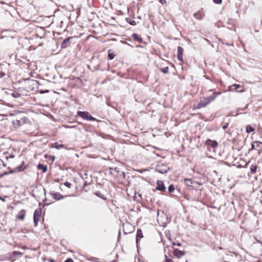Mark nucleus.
Returning <instances> with one entry per match:
<instances>
[{"label": "nucleus", "mask_w": 262, "mask_h": 262, "mask_svg": "<svg viewBox=\"0 0 262 262\" xmlns=\"http://www.w3.org/2000/svg\"><path fill=\"white\" fill-rule=\"evenodd\" d=\"M216 98V95H212L200 101L197 105L198 108L204 107Z\"/></svg>", "instance_id": "obj_1"}, {"label": "nucleus", "mask_w": 262, "mask_h": 262, "mask_svg": "<svg viewBox=\"0 0 262 262\" xmlns=\"http://www.w3.org/2000/svg\"><path fill=\"white\" fill-rule=\"evenodd\" d=\"M216 98V95H212L200 101L197 105L198 108L204 107Z\"/></svg>", "instance_id": "obj_2"}, {"label": "nucleus", "mask_w": 262, "mask_h": 262, "mask_svg": "<svg viewBox=\"0 0 262 262\" xmlns=\"http://www.w3.org/2000/svg\"><path fill=\"white\" fill-rule=\"evenodd\" d=\"M169 170L168 165L161 163H159L156 168V171L162 174H165Z\"/></svg>", "instance_id": "obj_3"}, {"label": "nucleus", "mask_w": 262, "mask_h": 262, "mask_svg": "<svg viewBox=\"0 0 262 262\" xmlns=\"http://www.w3.org/2000/svg\"><path fill=\"white\" fill-rule=\"evenodd\" d=\"M77 114L79 116L82 118L83 119L90 121H95L96 119L90 115L88 112H81L78 111Z\"/></svg>", "instance_id": "obj_4"}, {"label": "nucleus", "mask_w": 262, "mask_h": 262, "mask_svg": "<svg viewBox=\"0 0 262 262\" xmlns=\"http://www.w3.org/2000/svg\"><path fill=\"white\" fill-rule=\"evenodd\" d=\"M184 184L186 186L188 187L189 189H192L194 188L195 185H200L198 182L192 181L191 179H185Z\"/></svg>", "instance_id": "obj_5"}, {"label": "nucleus", "mask_w": 262, "mask_h": 262, "mask_svg": "<svg viewBox=\"0 0 262 262\" xmlns=\"http://www.w3.org/2000/svg\"><path fill=\"white\" fill-rule=\"evenodd\" d=\"M24 164V162H23L22 164H20L19 166H17V167H16L15 168H14L12 170H11L10 171H8V172H4L2 174V176H5V175H7V174H8L9 173H13V172H17V171H21L23 169V166Z\"/></svg>", "instance_id": "obj_6"}, {"label": "nucleus", "mask_w": 262, "mask_h": 262, "mask_svg": "<svg viewBox=\"0 0 262 262\" xmlns=\"http://www.w3.org/2000/svg\"><path fill=\"white\" fill-rule=\"evenodd\" d=\"M241 86L239 84H234L231 86L229 87V91L231 92H244V89L238 90V89L240 88Z\"/></svg>", "instance_id": "obj_7"}, {"label": "nucleus", "mask_w": 262, "mask_h": 262, "mask_svg": "<svg viewBox=\"0 0 262 262\" xmlns=\"http://www.w3.org/2000/svg\"><path fill=\"white\" fill-rule=\"evenodd\" d=\"M51 195L53 197L55 200H59L63 199L66 196L61 195L59 192L51 191L50 192Z\"/></svg>", "instance_id": "obj_8"}, {"label": "nucleus", "mask_w": 262, "mask_h": 262, "mask_svg": "<svg viewBox=\"0 0 262 262\" xmlns=\"http://www.w3.org/2000/svg\"><path fill=\"white\" fill-rule=\"evenodd\" d=\"M184 52V49L181 47H178V54L177 57L178 59L180 61H183V53Z\"/></svg>", "instance_id": "obj_9"}, {"label": "nucleus", "mask_w": 262, "mask_h": 262, "mask_svg": "<svg viewBox=\"0 0 262 262\" xmlns=\"http://www.w3.org/2000/svg\"><path fill=\"white\" fill-rule=\"evenodd\" d=\"M72 39H73L72 37L66 38L62 42L61 47L62 48H65L69 46L71 44V40Z\"/></svg>", "instance_id": "obj_10"}, {"label": "nucleus", "mask_w": 262, "mask_h": 262, "mask_svg": "<svg viewBox=\"0 0 262 262\" xmlns=\"http://www.w3.org/2000/svg\"><path fill=\"white\" fill-rule=\"evenodd\" d=\"M206 144L207 145H209L213 148H216L218 146L217 142L215 140H211L210 139H208L206 141Z\"/></svg>", "instance_id": "obj_11"}, {"label": "nucleus", "mask_w": 262, "mask_h": 262, "mask_svg": "<svg viewBox=\"0 0 262 262\" xmlns=\"http://www.w3.org/2000/svg\"><path fill=\"white\" fill-rule=\"evenodd\" d=\"M157 185L156 189L158 190L163 191L166 189L164 183L161 181L158 180L157 182Z\"/></svg>", "instance_id": "obj_12"}, {"label": "nucleus", "mask_w": 262, "mask_h": 262, "mask_svg": "<svg viewBox=\"0 0 262 262\" xmlns=\"http://www.w3.org/2000/svg\"><path fill=\"white\" fill-rule=\"evenodd\" d=\"M173 255L178 257V258H181L183 255H184L185 253L184 251H181L178 249H176L173 251Z\"/></svg>", "instance_id": "obj_13"}, {"label": "nucleus", "mask_w": 262, "mask_h": 262, "mask_svg": "<svg viewBox=\"0 0 262 262\" xmlns=\"http://www.w3.org/2000/svg\"><path fill=\"white\" fill-rule=\"evenodd\" d=\"M205 14L201 12L200 11H199L193 14V16L197 19L201 20L203 19L204 17Z\"/></svg>", "instance_id": "obj_14"}, {"label": "nucleus", "mask_w": 262, "mask_h": 262, "mask_svg": "<svg viewBox=\"0 0 262 262\" xmlns=\"http://www.w3.org/2000/svg\"><path fill=\"white\" fill-rule=\"evenodd\" d=\"M143 237L142 231L141 229H138L136 233V243L137 244L139 243L141 238Z\"/></svg>", "instance_id": "obj_15"}, {"label": "nucleus", "mask_w": 262, "mask_h": 262, "mask_svg": "<svg viewBox=\"0 0 262 262\" xmlns=\"http://www.w3.org/2000/svg\"><path fill=\"white\" fill-rule=\"evenodd\" d=\"M41 210L40 209H36L34 212L33 218L40 220L41 216Z\"/></svg>", "instance_id": "obj_16"}, {"label": "nucleus", "mask_w": 262, "mask_h": 262, "mask_svg": "<svg viewBox=\"0 0 262 262\" xmlns=\"http://www.w3.org/2000/svg\"><path fill=\"white\" fill-rule=\"evenodd\" d=\"M25 211L24 209H21L18 213V214L17 215V217L21 220H23L25 216Z\"/></svg>", "instance_id": "obj_17"}, {"label": "nucleus", "mask_w": 262, "mask_h": 262, "mask_svg": "<svg viewBox=\"0 0 262 262\" xmlns=\"http://www.w3.org/2000/svg\"><path fill=\"white\" fill-rule=\"evenodd\" d=\"M132 37L134 40H137L139 42L141 41L142 40V38L140 37H139L138 34L136 33H133L132 34Z\"/></svg>", "instance_id": "obj_18"}, {"label": "nucleus", "mask_w": 262, "mask_h": 262, "mask_svg": "<svg viewBox=\"0 0 262 262\" xmlns=\"http://www.w3.org/2000/svg\"><path fill=\"white\" fill-rule=\"evenodd\" d=\"M257 166L256 165H252L250 166L251 173H252V174L255 173L257 170Z\"/></svg>", "instance_id": "obj_19"}, {"label": "nucleus", "mask_w": 262, "mask_h": 262, "mask_svg": "<svg viewBox=\"0 0 262 262\" xmlns=\"http://www.w3.org/2000/svg\"><path fill=\"white\" fill-rule=\"evenodd\" d=\"M246 132L247 133H250L254 130V129L250 125H248L246 127Z\"/></svg>", "instance_id": "obj_20"}, {"label": "nucleus", "mask_w": 262, "mask_h": 262, "mask_svg": "<svg viewBox=\"0 0 262 262\" xmlns=\"http://www.w3.org/2000/svg\"><path fill=\"white\" fill-rule=\"evenodd\" d=\"M38 168L39 169H42L44 172L47 171V167L46 166H44L42 164H39L38 165Z\"/></svg>", "instance_id": "obj_21"}, {"label": "nucleus", "mask_w": 262, "mask_h": 262, "mask_svg": "<svg viewBox=\"0 0 262 262\" xmlns=\"http://www.w3.org/2000/svg\"><path fill=\"white\" fill-rule=\"evenodd\" d=\"M126 21L130 25H133V26H135L137 23L136 22V21L134 20H132L130 18H126Z\"/></svg>", "instance_id": "obj_22"}, {"label": "nucleus", "mask_w": 262, "mask_h": 262, "mask_svg": "<svg viewBox=\"0 0 262 262\" xmlns=\"http://www.w3.org/2000/svg\"><path fill=\"white\" fill-rule=\"evenodd\" d=\"M115 57V54L112 52L110 50L108 51V58L110 60H112Z\"/></svg>", "instance_id": "obj_23"}, {"label": "nucleus", "mask_w": 262, "mask_h": 262, "mask_svg": "<svg viewBox=\"0 0 262 262\" xmlns=\"http://www.w3.org/2000/svg\"><path fill=\"white\" fill-rule=\"evenodd\" d=\"M95 194L101 199L105 200V198L104 197V195L99 191H96L95 192Z\"/></svg>", "instance_id": "obj_24"}, {"label": "nucleus", "mask_w": 262, "mask_h": 262, "mask_svg": "<svg viewBox=\"0 0 262 262\" xmlns=\"http://www.w3.org/2000/svg\"><path fill=\"white\" fill-rule=\"evenodd\" d=\"M160 70L163 73L167 74L168 73L169 68L168 67H166L164 68H161Z\"/></svg>", "instance_id": "obj_25"}, {"label": "nucleus", "mask_w": 262, "mask_h": 262, "mask_svg": "<svg viewBox=\"0 0 262 262\" xmlns=\"http://www.w3.org/2000/svg\"><path fill=\"white\" fill-rule=\"evenodd\" d=\"M174 190V187L173 185H170L168 187V191L169 192H172Z\"/></svg>", "instance_id": "obj_26"}, {"label": "nucleus", "mask_w": 262, "mask_h": 262, "mask_svg": "<svg viewBox=\"0 0 262 262\" xmlns=\"http://www.w3.org/2000/svg\"><path fill=\"white\" fill-rule=\"evenodd\" d=\"M38 91L40 94H44V93H47L49 92V90H39Z\"/></svg>", "instance_id": "obj_27"}, {"label": "nucleus", "mask_w": 262, "mask_h": 262, "mask_svg": "<svg viewBox=\"0 0 262 262\" xmlns=\"http://www.w3.org/2000/svg\"><path fill=\"white\" fill-rule=\"evenodd\" d=\"M165 262H173V260L170 258H168L166 255H165Z\"/></svg>", "instance_id": "obj_28"}, {"label": "nucleus", "mask_w": 262, "mask_h": 262, "mask_svg": "<svg viewBox=\"0 0 262 262\" xmlns=\"http://www.w3.org/2000/svg\"><path fill=\"white\" fill-rule=\"evenodd\" d=\"M33 220H34V226L35 227H36L38 225V223L39 220V219H34V218H33Z\"/></svg>", "instance_id": "obj_29"}, {"label": "nucleus", "mask_w": 262, "mask_h": 262, "mask_svg": "<svg viewBox=\"0 0 262 262\" xmlns=\"http://www.w3.org/2000/svg\"><path fill=\"white\" fill-rule=\"evenodd\" d=\"M4 166H5V164H4V161L0 159V169Z\"/></svg>", "instance_id": "obj_30"}, {"label": "nucleus", "mask_w": 262, "mask_h": 262, "mask_svg": "<svg viewBox=\"0 0 262 262\" xmlns=\"http://www.w3.org/2000/svg\"><path fill=\"white\" fill-rule=\"evenodd\" d=\"M228 125H229L228 123H225L222 126V128L224 129H225L228 127Z\"/></svg>", "instance_id": "obj_31"}, {"label": "nucleus", "mask_w": 262, "mask_h": 262, "mask_svg": "<svg viewBox=\"0 0 262 262\" xmlns=\"http://www.w3.org/2000/svg\"><path fill=\"white\" fill-rule=\"evenodd\" d=\"M214 3L217 4H220L222 2V0H213Z\"/></svg>", "instance_id": "obj_32"}, {"label": "nucleus", "mask_w": 262, "mask_h": 262, "mask_svg": "<svg viewBox=\"0 0 262 262\" xmlns=\"http://www.w3.org/2000/svg\"><path fill=\"white\" fill-rule=\"evenodd\" d=\"M64 185L66 186L67 187H68V188H70L71 187V183L68 182H66L64 183Z\"/></svg>", "instance_id": "obj_33"}, {"label": "nucleus", "mask_w": 262, "mask_h": 262, "mask_svg": "<svg viewBox=\"0 0 262 262\" xmlns=\"http://www.w3.org/2000/svg\"><path fill=\"white\" fill-rule=\"evenodd\" d=\"M16 125H18V126H20L21 125V120H17Z\"/></svg>", "instance_id": "obj_34"}, {"label": "nucleus", "mask_w": 262, "mask_h": 262, "mask_svg": "<svg viewBox=\"0 0 262 262\" xmlns=\"http://www.w3.org/2000/svg\"><path fill=\"white\" fill-rule=\"evenodd\" d=\"M160 2L162 4L164 5L166 3V0H160Z\"/></svg>", "instance_id": "obj_35"}, {"label": "nucleus", "mask_w": 262, "mask_h": 262, "mask_svg": "<svg viewBox=\"0 0 262 262\" xmlns=\"http://www.w3.org/2000/svg\"><path fill=\"white\" fill-rule=\"evenodd\" d=\"M64 262H74L72 259L71 258H68L67 260L64 261Z\"/></svg>", "instance_id": "obj_36"}, {"label": "nucleus", "mask_w": 262, "mask_h": 262, "mask_svg": "<svg viewBox=\"0 0 262 262\" xmlns=\"http://www.w3.org/2000/svg\"><path fill=\"white\" fill-rule=\"evenodd\" d=\"M63 146V145L61 144V145H59L58 146H56L55 147L57 148V149H59L61 147H62Z\"/></svg>", "instance_id": "obj_37"}, {"label": "nucleus", "mask_w": 262, "mask_h": 262, "mask_svg": "<svg viewBox=\"0 0 262 262\" xmlns=\"http://www.w3.org/2000/svg\"><path fill=\"white\" fill-rule=\"evenodd\" d=\"M5 76V74L4 73H0V78L3 77Z\"/></svg>", "instance_id": "obj_38"}, {"label": "nucleus", "mask_w": 262, "mask_h": 262, "mask_svg": "<svg viewBox=\"0 0 262 262\" xmlns=\"http://www.w3.org/2000/svg\"><path fill=\"white\" fill-rule=\"evenodd\" d=\"M0 200H2L3 202H5V199L3 197H2L1 196H0Z\"/></svg>", "instance_id": "obj_39"}, {"label": "nucleus", "mask_w": 262, "mask_h": 262, "mask_svg": "<svg viewBox=\"0 0 262 262\" xmlns=\"http://www.w3.org/2000/svg\"><path fill=\"white\" fill-rule=\"evenodd\" d=\"M12 96L13 97H14V98H16V97H17V95H16V94H15V93H12Z\"/></svg>", "instance_id": "obj_40"}, {"label": "nucleus", "mask_w": 262, "mask_h": 262, "mask_svg": "<svg viewBox=\"0 0 262 262\" xmlns=\"http://www.w3.org/2000/svg\"><path fill=\"white\" fill-rule=\"evenodd\" d=\"M255 143L258 144V146H259V144H262V143L261 142H259V141H255Z\"/></svg>", "instance_id": "obj_41"}, {"label": "nucleus", "mask_w": 262, "mask_h": 262, "mask_svg": "<svg viewBox=\"0 0 262 262\" xmlns=\"http://www.w3.org/2000/svg\"><path fill=\"white\" fill-rule=\"evenodd\" d=\"M14 253L15 254H20V255L22 254L21 253L17 252V251H15V252H14Z\"/></svg>", "instance_id": "obj_42"}, {"label": "nucleus", "mask_w": 262, "mask_h": 262, "mask_svg": "<svg viewBox=\"0 0 262 262\" xmlns=\"http://www.w3.org/2000/svg\"><path fill=\"white\" fill-rule=\"evenodd\" d=\"M255 149L254 145V144H252L251 149Z\"/></svg>", "instance_id": "obj_43"}, {"label": "nucleus", "mask_w": 262, "mask_h": 262, "mask_svg": "<svg viewBox=\"0 0 262 262\" xmlns=\"http://www.w3.org/2000/svg\"><path fill=\"white\" fill-rule=\"evenodd\" d=\"M176 245H177L178 246H181V243H178Z\"/></svg>", "instance_id": "obj_44"}, {"label": "nucleus", "mask_w": 262, "mask_h": 262, "mask_svg": "<svg viewBox=\"0 0 262 262\" xmlns=\"http://www.w3.org/2000/svg\"><path fill=\"white\" fill-rule=\"evenodd\" d=\"M221 94V92H218V93H217L216 94H214V95H216V97L217 95H220Z\"/></svg>", "instance_id": "obj_45"}, {"label": "nucleus", "mask_w": 262, "mask_h": 262, "mask_svg": "<svg viewBox=\"0 0 262 262\" xmlns=\"http://www.w3.org/2000/svg\"><path fill=\"white\" fill-rule=\"evenodd\" d=\"M50 261L51 262H54V260L52 259V260H50Z\"/></svg>", "instance_id": "obj_46"}, {"label": "nucleus", "mask_w": 262, "mask_h": 262, "mask_svg": "<svg viewBox=\"0 0 262 262\" xmlns=\"http://www.w3.org/2000/svg\"><path fill=\"white\" fill-rule=\"evenodd\" d=\"M261 204H262V201H261Z\"/></svg>", "instance_id": "obj_47"}]
</instances>
